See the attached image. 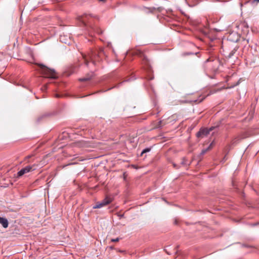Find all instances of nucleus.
<instances>
[{"instance_id":"1","label":"nucleus","mask_w":259,"mask_h":259,"mask_svg":"<svg viewBox=\"0 0 259 259\" xmlns=\"http://www.w3.org/2000/svg\"><path fill=\"white\" fill-rule=\"evenodd\" d=\"M41 69L42 73L46 75L48 77L56 79L57 78L56 72L54 69H52L47 67L46 66L41 64L39 65Z\"/></svg>"},{"instance_id":"2","label":"nucleus","mask_w":259,"mask_h":259,"mask_svg":"<svg viewBox=\"0 0 259 259\" xmlns=\"http://www.w3.org/2000/svg\"><path fill=\"white\" fill-rule=\"evenodd\" d=\"M93 16L90 14H84V15L78 17V19L79 21L84 25V26H90V19Z\"/></svg>"},{"instance_id":"3","label":"nucleus","mask_w":259,"mask_h":259,"mask_svg":"<svg viewBox=\"0 0 259 259\" xmlns=\"http://www.w3.org/2000/svg\"><path fill=\"white\" fill-rule=\"evenodd\" d=\"M134 54L135 55L138 56L140 57L142 60L143 64L145 65L149 66V60L147 57V56L144 54V53L140 50H137L134 52Z\"/></svg>"},{"instance_id":"4","label":"nucleus","mask_w":259,"mask_h":259,"mask_svg":"<svg viewBox=\"0 0 259 259\" xmlns=\"http://www.w3.org/2000/svg\"><path fill=\"white\" fill-rule=\"evenodd\" d=\"M112 201V198L106 197L104 200L100 202H97L96 204L93 206V208H100L106 206L111 203Z\"/></svg>"},{"instance_id":"5","label":"nucleus","mask_w":259,"mask_h":259,"mask_svg":"<svg viewBox=\"0 0 259 259\" xmlns=\"http://www.w3.org/2000/svg\"><path fill=\"white\" fill-rule=\"evenodd\" d=\"M35 165L30 166L28 165L25 167L24 168L21 169L20 171L17 172V177H20L22 176L25 174L28 173L30 171H33L35 170Z\"/></svg>"},{"instance_id":"6","label":"nucleus","mask_w":259,"mask_h":259,"mask_svg":"<svg viewBox=\"0 0 259 259\" xmlns=\"http://www.w3.org/2000/svg\"><path fill=\"white\" fill-rule=\"evenodd\" d=\"M214 128V127H210L209 130L207 128H203L201 129L197 133V137L198 138L203 137L204 136H207L210 131H211Z\"/></svg>"},{"instance_id":"7","label":"nucleus","mask_w":259,"mask_h":259,"mask_svg":"<svg viewBox=\"0 0 259 259\" xmlns=\"http://www.w3.org/2000/svg\"><path fill=\"white\" fill-rule=\"evenodd\" d=\"M211 62V64H210L212 66V70L214 71L218 70L219 69V66L220 64V61L218 59H215L214 60H211L210 59H208L206 62Z\"/></svg>"},{"instance_id":"8","label":"nucleus","mask_w":259,"mask_h":259,"mask_svg":"<svg viewBox=\"0 0 259 259\" xmlns=\"http://www.w3.org/2000/svg\"><path fill=\"white\" fill-rule=\"evenodd\" d=\"M83 58L84 60V63L87 65H88V63L89 62V59L92 61L93 64H94L95 63L94 59L95 58V55H94L93 53H92V54H89L88 56L85 55L83 56Z\"/></svg>"},{"instance_id":"9","label":"nucleus","mask_w":259,"mask_h":259,"mask_svg":"<svg viewBox=\"0 0 259 259\" xmlns=\"http://www.w3.org/2000/svg\"><path fill=\"white\" fill-rule=\"evenodd\" d=\"M94 76V73L93 72H91L88 74H87L85 76L83 77H82V78H80L79 79V80L80 81H88V80H89L90 79H91Z\"/></svg>"},{"instance_id":"10","label":"nucleus","mask_w":259,"mask_h":259,"mask_svg":"<svg viewBox=\"0 0 259 259\" xmlns=\"http://www.w3.org/2000/svg\"><path fill=\"white\" fill-rule=\"evenodd\" d=\"M0 224H1L5 228H7L9 225L7 219L2 217H0Z\"/></svg>"},{"instance_id":"11","label":"nucleus","mask_w":259,"mask_h":259,"mask_svg":"<svg viewBox=\"0 0 259 259\" xmlns=\"http://www.w3.org/2000/svg\"><path fill=\"white\" fill-rule=\"evenodd\" d=\"M51 115V114L50 113H44V114H42V115H41L38 118V120L39 121L41 119L44 118H45V117H49Z\"/></svg>"},{"instance_id":"12","label":"nucleus","mask_w":259,"mask_h":259,"mask_svg":"<svg viewBox=\"0 0 259 259\" xmlns=\"http://www.w3.org/2000/svg\"><path fill=\"white\" fill-rule=\"evenodd\" d=\"M151 150V148H145L144 149V150H143V151H142V153L141 154V155H142L143 154L145 153H147V152H149Z\"/></svg>"},{"instance_id":"13","label":"nucleus","mask_w":259,"mask_h":259,"mask_svg":"<svg viewBox=\"0 0 259 259\" xmlns=\"http://www.w3.org/2000/svg\"><path fill=\"white\" fill-rule=\"evenodd\" d=\"M237 51V49H234L233 50H232L228 55V57L231 58L232 56H233L234 54V53Z\"/></svg>"},{"instance_id":"14","label":"nucleus","mask_w":259,"mask_h":259,"mask_svg":"<svg viewBox=\"0 0 259 259\" xmlns=\"http://www.w3.org/2000/svg\"><path fill=\"white\" fill-rule=\"evenodd\" d=\"M161 122L162 121H159L158 122V124L156 125V128H160L161 127Z\"/></svg>"},{"instance_id":"15","label":"nucleus","mask_w":259,"mask_h":259,"mask_svg":"<svg viewBox=\"0 0 259 259\" xmlns=\"http://www.w3.org/2000/svg\"><path fill=\"white\" fill-rule=\"evenodd\" d=\"M212 145V143L210 144L208 148L203 151H202V153H205L208 149H210L211 146Z\"/></svg>"},{"instance_id":"16","label":"nucleus","mask_w":259,"mask_h":259,"mask_svg":"<svg viewBox=\"0 0 259 259\" xmlns=\"http://www.w3.org/2000/svg\"><path fill=\"white\" fill-rule=\"evenodd\" d=\"M119 239H119V238H115V239H112L111 240V241L112 242H118V241H119Z\"/></svg>"},{"instance_id":"17","label":"nucleus","mask_w":259,"mask_h":259,"mask_svg":"<svg viewBox=\"0 0 259 259\" xmlns=\"http://www.w3.org/2000/svg\"><path fill=\"white\" fill-rule=\"evenodd\" d=\"M194 54L192 53H184L182 54L183 56H185L186 55H193Z\"/></svg>"},{"instance_id":"18","label":"nucleus","mask_w":259,"mask_h":259,"mask_svg":"<svg viewBox=\"0 0 259 259\" xmlns=\"http://www.w3.org/2000/svg\"><path fill=\"white\" fill-rule=\"evenodd\" d=\"M32 157V155H28L27 156H26L25 158V160H27V159H29L30 158H31Z\"/></svg>"},{"instance_id":"19","label":"nucleus","mask_w":259,"mask_h":259,"mask_svg":"<svg viewBox=\"0 0 259 259\" xmlns=\"http://www.w3.org/2000/svg\"><path fill=\"white\" fill-rule=\"evenodd\" d=\"M254 2H256V3H258L259 2V0H253L252 2V3H253Z\"/></svg>"},{"instance_id":"20","label":"nucleus","mask_w":259,"mask_h":259,"mask_svg":"<svg viewBox=\"0 0 259 259\" xmlns=\"http://www.w3.org/2000/svg\"><path fill=\"white\" fill-rule=\"evenodd\" d=\"M56 97L59 98V97H60V96H59V95H57H57H56Z\"/></svg>"},{"instance_id":"21","label":"nucleus","mask_w":259,"mask_h":259,"mask_svg":"<svg viewBox=\"0 0 259 259\" xmlns=\"http://www.w3.org/2000/svg\"><path fill=\"white\" fill-rule=\"evenodd\" d=\"M100 1H104V0H99Z\"/></svg>"}]
</instances>
